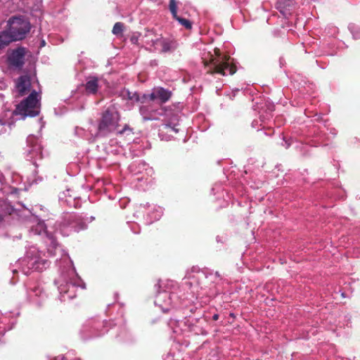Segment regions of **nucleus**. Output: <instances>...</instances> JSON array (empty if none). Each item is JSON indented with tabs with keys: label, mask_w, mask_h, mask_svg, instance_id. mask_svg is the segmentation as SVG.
Instances as JSON below:
<instances>
[{
	"label": "nucleus",
	"mask_w": 360,
	"mask_h": 360,
	"mask_svg": "<svg viewBox=\"0 0 360 360\" xmlns=\"http://www.w3.org/2000/svg\"><path fill=\"white\" fill-rule=\"evenodd\" d=\"M139 111L144 120H158L161 117H165V127L170 128L175 133L179 131L176 128L179 116L171 110L163 107L155 109L150 103H146L140 107Z\"/></svg>",
	"instance_id": "20e7f679"
},
{
	"label": "nucleus",
	"mask_w": 360,
	"mask_h": 360,
	"mask_svg": "<svg viewBox=\"0 0 360 360\" xmlns=\"http://www.w3.org/2000/svg\"><path fill=\"white\" fill-rule=\"evenodd\" d=\"M65 359V356L61 357V360H63Z\"/></svg>",
	"instance_id": "c756f323"
},
{
	"label": "nucleus",
	"mask_w": 360,
	"mask_h": 360,
	"mask_svg": "<svg viewBox=\"0 0 360 360\" xmlns=\"http://www.w3.org/2000/svg\"><path fill=\"white\" fill-rule=\"evenodd\" d=\"M352 34H353V37H354L355 39L360 38V34H359V33L354 34V32H352Z\"/></svg>",
	"instance_id": "bb28decb"
},
{
	"label": "nucleus",
	"mask_w": 360,
	"mask_h": 360,
	"mask_svg": "<svg viewBox=\"0 0 360 360\" xmlns=\"http://www.w3.org/2000/svg\"><path fill=\"white\" fill-rule=\"evenodd\" d=\"M294 5V0H278L276 8L284 17L287 18L290 15V11Z\"/></svg>",
	"instance_id": "dca6fc26"
},
{
	"label": "nucleus",
	"mask_w": 360,
	"mask_h": 360,
	"mask_svg": "<svg viewBox=\"0 0 360 360\" xmlns=\"http://www.w3.org/2000/svg\"><path fill=\"white\" fill-rule=\"evenodd\" d=\"M142 35L139 33H136V34H134L131 37V41L133 43V44H138L139 43V41L140 40V37H141Z\"/></svg>",
	"instance_id": "b1692460"
},
{
	"label": "nucleus",
	"mask_w": 360,
	"mask_h": 360,
	"mask_svg": "<svg viewBox=\"0 0 360 360\" xmlns=\"http://www.w3.org/2000/svg\"><path fill=\"white\" fill-rule=\"evenodd\" d=\"M29 155L31 158H42V150L40 145L35 143L28 150Z\"/></svg>",
	"instance_id": "aec40b11"
},
{
	"label": "nucleus",
	"mask_w": 360,
	"mask_h": 360,
	"mask_svg": "<svg viewBox=\"0 0 360 360\" xmlns=\"http://www.w3.org/2000/svg\"><path fill=\"white\" fill-rule=\"evenodd\" d=\"M27 51L24 47H18L8 53V65L14 69L20 70L25 64Z\"/></svg>",
	"instance_id": "9d476101"
},
{
	"label": "nucleus",
	"mask_w": 360,
	"mask_h": 360,
	"mask_svg": "<svg viewBox=\"0 0 360 360\" xmlns=\"http://www.w3.org/2000/svg\"><path fill=\"white\" fill-rule=\"evenodd\" d=\"M49 252L51 254L53 255V253H52V252H51V250L50 249H49Z\"/></svg>",
	"instance_id": "c85d7f7f"
},
{
	"label": "nucleus",
	"mask_w": 360,
	"mask_h": 360,
	"mask_svg": "<svg viewBox=\"0 0 360 360\" xmlns=\"http://www.w3.org/2000/svg\"><path fill=\"white\" fill-rule=\"evenodd\" d=\"M75 133L77 136L82 137L89 142H94L97 138L101 137V136L98 135V130L94 124H91V127L87 129L77 127L75 129Z\"/></svg>",
	"instance_id": "f8f14e48"
},
{
	"label": "nucleus",
	"mask_w": 360,
	"mask_h": 360,
	"mask_svg": "<svg viewBox=\"0 0 360 360\" xmlns=\"http://www.w3.org/2000/svg\"><path fill=\"white\" fill-rule=\"evenodd\" d=\"M98 88V79L91 77L88 79L86 83L85 89L89 94H96Z\"/></svg>",
	"instance_id": "6ab92c4d"
},
{
	"label": "nucleus",
	"mask_w": 360,
	"mask_h": 360,
	"mask_svg": "<svg viewBox=\"0 0 360 360\" xmlns=\"http://www.w3.org/2000/svg\"><path fill=\"white\" fill-rule=\"evenodd\" d=\"M123 23L120 22H116L112 28V33L116 35L121 34L123 31Z\"/></svg>",
	"instance_id": "5701e85b"
},
{
	"label": "nucleus",
	"mask_w": 360,
	"mask_h": 360,
	"mask_svg": "<svg viewBox=\"0 0 360 360\" xmlns=\"http://www.w3.org/2000/svg\"><path fill=\"white\" fill-rule=\"evenodd\" d=\"M202 59L205 66L208 68V73L226 76L233 75L236 71L231 57L222 54L219 49H214V53H204Z\"/></svg>",
	"instance_id": "f03ea898"
},
{
	"label": "nucleus",
	"mask_w": 360,
	"mask_h": 360,
	"mask_svg": "<svg viewBox=\"0 0 360 360\" xmlns=\"http://www.w3.org/2000/svg\"><path fill=\"white\" fill-rule=\"evenodd\" d=\"M30 231L35 235L44 233L49 239L51 246L55 248L56 250H60V249L58 248L55 237L49 230L46 229V226L44 221L36 219V224L31 226Z\"/></svg>",
	"instance_id": "9b49d317"
},
{
	"label": "nucleus",
	"mask_w": 360,
	"mask_h": 360,
	"mask_svg": "<svg viewBox=\"0 0 360 360\" xmlns=\"http://www.w3.org/2000/svg\"><path fill=\"white\" fill-rule=\"evenodd\" d=\"M172 96V91L161 86L154 87L150 93L144 94L143 98L146 102L154 101L162 105Z\"/></svg>",
	"instance_id": "1a4fd4ad"
},
{
	"label": "nucleus",
	"mask_w": 360,
	"mask_h": 360,
	"mask_svg": "<svg viewBox=\"0 0 360 360\" xmlns=\"http://www.w3.org/2000/svg\"><path fill=\"white\" fill-rule=\"evenodd\" d=\"M122 96L124 98H127L131 101H139V96L136 93L130 92L129 90H124L122 92Z\"/></svg>",
	"instance_id": "4be33fe9"
},
{
	"label": "nucleus",
	"mask_w": 360,
	"mask_h": 360,
	"mask_svg": "<svg viewBox=\"0 0 360 360\" xmlns=\"http://www.w3.org/2000/svg\"><path fill=\"white\" fill-rule=\"evenodd\" d=\"M41 255L36 246L33 245L27 249L24 258L19 261L25 274H29L31 271H42L46 268L47 260L44 259Z\"/></svg>",
	"instance_id": "39448f33"
},
{
	"label": "nucleus",
	"mask_w": 360,
	"mask_h": 360,
	"mask_svg": "<svg viewBox=\"0 0 360 360\" xmlns=\"http://www.w3.org/2000/svg\"><path fill=\"white\" fill-rule=\"evenodd\" d=\"M160 37L157 35L151 30H146L144 35L141 38V41L143 44H145L147 49L150 51H155V49H159L158 41Z\"/></svg>",
	"instance_id": "ddd939ff"
},
{
	"label": "nucleus",
	"mask_w": 360,
	"mask_h": 360,
	"mask_svg": "<svg viewBox=\"0 0 360 360\" xmlns=\"http://www.w3.org/2000/svg\"><path fill=\"white\" fill-rule=\"evenodd\" d=\"M86 228V224L80 219L68 215L62 221L56 224V231L63 236H69L72 231L78 232Z\"/></svg>",
	"instance_id": "6e6552de"
},
{
	"label": "nucleus",
	"mask_w": 360,
	"mask_h": 360,
	"mask_svg": "<svg viewBox=\"0 0 360 360\" xmlns=\"http://www.w3.org/2000/svg\"><path fill=\"white\" fill-rule=\"evenodd\" d=\"M177 46V44L175 41L165 39L162 37L160 38L158 41L159 49H155V51H160L161 52H167L174 50Z\"/></svg>",
	"instance_id": "f3484780"
},
{
	"label": "nucleus",
	"mask_w": 360,
	"mask_h": 360,
	"mask_svg": "<svg viewBox=\"0 0 360 360\" xmlns=\"http://www.w3.org/2000/svg\"><path fill=\"white\" fill-rule=\"evenodd\" d=\"M31 79L28 75L20 76L15 82V88L19 96H22L30 91Z\"/></svg>",
	"instance_id": "4468645a"
},
{
	"label": "nucleus",
	"mask_w": 360,
	"mask_h": 360,
	"mask_svg": "<svg viewBox=\"0 0 360 360\" xmlns=\"http://www.w3.org/2000/svg\"><path fill=\"white\" fill-rule=\"evenodd\" d=\"M164 299H167L168 304L170 303V300H171L170 295L169 293L165 292H162L158 295L156 300H155V304L160 305V307L162 308V309L164 312H167L169 311V308L164 307L163 305L161 304L162 300H164Z\"/></svg>",
	"instance_id": "412c9836"
},
{
	"label": "nucleus",
	"mask_w": 360,
	"mask_h": 360,
	"mask_svg": "<svg viewBox=\"0 0 360 360\" xmlns=\"http://www.w3.org/2000/svg\"><path fill=\"white\" fill-rule=\"evenodd\" d=\"M39 94L33 90L31 94L18 105H17L13 113L20 115L22 119L26 117H34L39 115L40 109Z\"/></svg>",
	"instance_id": "423d86ee"
},
{
	"label": "nucleus",
	"mask_w": 360,
	"mask_h": 360,
	"mask_svg": "<svg viewBox=\"0 0 360 360\" xmlns=\"http://www.w3.org/2000/svg\"><path fill=\"white\" fill-rule=\"evenodd\" d=\"M290 144L288 143L287 146H286V148L289 147Z\"/></svg>",
	"instance_id": "7c9ffc66"
},
{
	"label": "nucleus",
	"mask_w": 360,
	"mask_h": 360,
	"mask_svg": "<svg viewBox=\"0 0 360 360\" xmlns=\"http://www.w3.org/2000/svg\"><path fill=\"white\" fill-rule=\"evenodd\" d=\"M218 319H219V315L218 314H214L213 316V319L214 320L217 321V320H218Z\"/></svg>",
	"instance_id": "cd10ccee"
},
{
	"label": "nucleus",
	"mask_w": 360,
	"mask_h": 360,
	"mask_svg": "<svg viewBox=\"0 0 360 360\" xmlns=\"http://www.w3.org/2000/svg\"><path fill=\"white\" fill-rule=\"evenodd\" d=\"M60 262L64 265L63 267L60 266V275L55 283L58 285V290L63 298V301H65V297L70 300L75 297L77 288L81 287L84 289L85 284L77 274L72 262L67 254L63 256Z\"/></svg>",
	"instance_id": "f257e3e1"
},
{
	"label": "nucleus",
	"mask_w": 360,
	"mask_h": 360,
	"mask_svg": "<svg viewBox=\"0 0 360 360\" xmlns=\"http://www.w3.org/2000/svg\"><path fill=\"white\" fill-rule=\"evenodd\" d=\"M32 292H34L36 294V295H39L41 292V290L37 288L32 290Z\"/></svg>",
	"instance_id": "a878e982"
},
{
	"label": "nucleus",
	"mask_w": 360,
	"mask_h": 360,
	"mask_svg": "<svg viewBox=\"0 0 360 360\" xmlns=\"http://www.w3.org/2000/svg\"><path fill=\"white\" fill-rule=\"evenodd\" d=\"M34 136H29V137L27 138V143H28L29 144L32 143L34 142Z\"/></svg>",
	"instance_id": "393cba45"
},
{
	"label": "nucleus",
	"mask_w": 360,
	"mask_h": 360,
	"mask_svg": "<svg viewBox=\"0 0 360 360\" xmlns=\"http://www.w3.org/2000/svg\"><path fill=\"white\" fill-rule=\"evenodd\" d=\"M169 8L173 18L176 20L181 25L185 27L186 29H191L192 27V25L188 20L177 15V5L175 0L169 1Z\"/></svg>",
	"instance_id": "2eb2a0df"
},
{
	"label": "nucleus",
	"mask_w": 360,
	"mask_h": 360,
	"mask_svg": "<svg viewBox=\"0 0 360 360\" xmlns=\"http://www.w3.org/2000/svg\"><path fill=\"white\" fill-rule=\"evenodd\" d=\"M6 27L16 41L26 37L30 31L31 25L23 16H13L7 21Z\"/></svg>",
	"instance_id": "0eeeda50"
},
{
	"label": "nucleus",
	"mask_w": 360,
	"mask_h": 360,
	"mask_svg": "<svg viewBox=\"0 0 360 360\" xmlns=\"http://www.w3.org/2000/svg\"><path fill=\"white\" fill-rule=\"evenodd\" d=\"M13 41H15V40L7 27L5 30L0 32V50Z\"/></svg>",
	"instance_id": "a211bd4d"
},
{
	"label": "nucleus",
	"mask_w": 360,
	"mask_h": 360,
	"mask_svg": "<svg viewBox=\"0 0 360 360\" xmlns=\"http://www.w3.org/2000/svg\"><path fill=\"white\" fill-rule=\"evenodd\" d=\"M120 116L118 111L113 106L108 107L101 115L98 122L97 130L101 137L108 136L112 133L117 131L119 134H123L128 132L127 134L132 133L131 129L128 125H125L122 129L118 130Z\"/></svg>",
	"instance_id": "7ed1b4c3"
}]
</instances>
